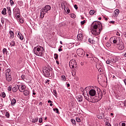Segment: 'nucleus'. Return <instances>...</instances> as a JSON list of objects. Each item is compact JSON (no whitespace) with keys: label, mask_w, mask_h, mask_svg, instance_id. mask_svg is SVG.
Here are the masks:
<instances>
[{"label":"nucleus","mask_w":126,"mask_h":126,"mask_svg":"<svg viewBox=\"0 0 126 126\" xmlns=\"http://www.w3.org/2000/svg\"><path fill=\"white\" fill-rule=\"evenodd\" d=\"M109 23H112V24H115V21H111L109 22Z\"/></svg>","instance_id":"052dcab7"},{"label":"nucleus","mask_w":126,"mask_h":126,"mask_svg":"<svg viewBox=\"0 0 126 126\" xmlns=\"http://www.w3.org/2000/svg\"><path fill=\"white\" fill-rule=\"evenodd\" d=\"M19 89V87H18V85L15 86V87H13L12 90L13 92H16L17 90Z\"/></svg>","instance_id":"a211bd4d"},{"label":"nucleus","mask_w":126,"mask_h":126,"mask_svg":"<svg viewBox=\"0 0 126 126\" xmlns=\"http://www.w3.org/2000/svg\"><path fill=\"white\" fill-rule=\"evenodd\" d=\"M106 126H111V124L108 122H106Z\"/></svg>","instance_id":"bf43d9fd"},{"label":"nucleus","mask_w":126,"mask_h":126,"mask_svg":"<svg viewBox=\"0 0 126 126\" xmlns=\"http://www.w3.org/2000/svg\"><path fill=\"white\" fill-rule=\"evenodd\" d=\"M53 111L57 114H60V112L59 111V109L58 108H54Z\"/></svg>","instance_id":"c756f323"},{"label":"nucleus","mask_w":126,"mask_h":126,"mask_svg":"<svg viewBox=\"0 0 126 126\" xmlns=\"http://www.w3.org/2000/svg\"><path fill=\"white\" fill-rule=\"evenodd\" d=\"M23 92L24 95H25V96H28V95H29V91L25 90V91Z\"/></svg>","instance_id":"393cba45"},{"label":"nucleus","mask_w":126,"mask_h":126,"mask_svg":"<svg viewBox=\"0 0 126 126\" xmlns=\"http://www.w3.org/2000/svg\"><path fill=\"white\" fill-rule=\"evenodd\" d=\"M89 43H91V44H95V40L93 38H89Z\"/></svg>","instance_id":"4be33fe9"},{"label":"nucleus","mask_w":126,"mask_h":126,"mask_svg":"<svg viewBox=\"0 0 126 126\" xmlns=\"http://www.w3.org/2000/svg\"><path fill=\"white\" fill-rule=\"evenodd\" d=\"M38 117H36L35 119H32V123H37V122H38Z\"/></svg>","instance_id":"cd10ccee"},{"label":"nucleus","mask_w":126,"mask_h":126,"mask_svg":"<svg viewBox=\"0 0 126 126\" xmlns=\"http://www.w3.org/2000/svg\"><path fill=\"white\" fill-rule=\"evenodd\" d=\"M74 67H76V62H74V63L73 64V66H72L71 68H74Z\"/></svg>","instance_id":"37998d69"},{"label":"nucleus","mask_w":126,"mask_h":126,"mask_svg":"<svg viewBox=\"0 0 126 126\" xmlns=\"http://www.w3.org/2000/svg\"><path fill=\"white\" fill-rule=\"evenodd\" d=\"M89 94L92 97H93V96L97 97V94H96V91L94 89H92L90 90V91L89 92Z\"/></svg>","instance_id":"1a4fd4ad"},{"label":"nucleus","mask_w":126,"mask_h":126,"mask_svg":"<svg viewBox=\"0 0 126 126\" xmlns=\"http://www.w3.org/2000/svg\"><path fill=\"white\" fill-rule=\"evenodd\" d=\"M17 36H18V38L20 39V40H22V41L24 39V38L23 37V35H22V34H21V33H20V32H18Z\"/></svg>","instance_id":"f3484780"},{"label":"nucleus","mask_w":126,"mask_h":126,"mask_svg":"<svg viewBox=\"0 0 126 126\" xmlns=\"http://www.w3.org/2000/svg\"><path fill=\"white\" fill-rule=\"evenodd\" d=\"M4 53H5L6 55H7V49H6V48H4L3 49V53L4 54Z\"/></svg>","instance_id":"ea45409f"},{"label":"nucleus","mask_w":126,"mask_h":126,"mask_svg":"<svg viewBox=\"0 0 126 126\" xmlns=\"http://www.w3.org/2000/svg\"><path fill=\"white\" fill-rule=\"evenodd\" d=\"M33 53L35 56H38V57L44 56V53H45V48L40 46H37L35 47L33 50Z\"/></svg>","instance_id":"f03ea898"},{"label":"nucleus","mask_w":126,"mask_h":126,"mask_svg":"<svg viewBox=\"0 0 126 126\" xmlns=\"http://www.w3.org/2000/svg\"><path fill=\"white\" fill-rule=\"evenodd\" d=\"M61 6H63L64 8H65V5H64V3L61 4Z\"/></svg>","instance_id":"13d9d810"},{"label":"nucleus","mask_w":126,"mask_h":126,"mask_svg":"<svg viewBox=\"0 0 126 126\" xmlns=\"http://www.w3.org/2000/svg\"><path fill=\"white\" fill-rule=\"evenodd\" d=\"M1 14H3V15H6V8H3V10L1 11Z\"/></svg>","instance_id":"5701e85b"},{"label":"nucleus","mask_w":126,"mask_h":126,"mask_svg":"<svg viewBox=\"0 0 126 126\" xmlns=\"http://www.w3.org/2000/svg\"><path fill=\"white\" fill-rule=\"evenodd\" d=\"M54 59H55V60H58L59 59V55H58V54H54Z\"/></svg>","instance_id":"72a5a7b5"},{"label":"nucleus","mask_w":126,"mask_h":126,"mask_svg":"<svg viewBox=\"0 0 126 126\" xmlns=\"http://www.w3.org/2000/svg\"><path fill=\"white\" fill-rule=\"evenodd\" d=\"M116 35H117V36H121V34H120V32H116Z\"/></svg>","instance_id":"680f3d73"},{"label":"nucleus","mask_w":126,"mask_h":126,"mask_svg":"<svg viewBox=\"0 0 126 126\" xmlns=\"http://www.w3.org/2000/svg\"><path fill=\"white\" fill-rule=\"evenodd\" d=\"M74 8H75L76 10L78 9V7L77 6V5H76V4H75V5H74Z\"/></svg>","instance_id":"4d7b16f0"},{"label":"nucleus","mask_w":126,"mask_h":126,"mask_svg":"<svg viewBox=\"0 0 126 126\" xmlns=\"http://www.w3.org/2000/svg\"><path fill=\"white\" fill-rule=\"evenodd\" d=\"M19 90L20 92H24L25 89H26V87L23 85H18Z\"/></svg>","instance_id":"9d476101"},{"label":"nucleus","mask_w":126,"mask_h":126,"mask_svg":"<svg viewBox=\"0 0 126 126\" xmlns=\"http://www.w3.org/2000/svg\"><path fill=\"white\" fill-rule=\"evenodd\" d=\"M53 72V68L50 65H47L42 69L43 75L45 77H51V73Z\"/></svg>","instance_id":"7ed1b4c3"},{"label":"nucleus","mask_w":126,"mask_h":126,"mask_svg":"<svg viewBox=\"0 0 126 126\" xmlns=\"http://www.w3.org/2000/svg\"><path fill=\"white\" fill-rule=\"evenodd\" d=\"M22 79H23V80H24V79H25V75H22L21 76Z\"/></svg>","instance_id":"6e6d98bb"},{"label":"nucleus","mask_w":126,"mask_h":126,"mask_svg":"<svg viewBox=\"0 0 126 126\" xmlns=\"http://www.w3.org/2000/svg\"><path fill=\"white\" fill-rule=\"evenodd\" d=\"M19 20L20 23H22V24L24 23V21L23 20V19L20 18H19Z\"/></svg>","instance_id":"58836bf2"},{"label":"nucleus","mask_w":126,"mask_h":126,"mask_svg":"<svg viewBox=\"0 0 126 126\" xmlns=\"http://www.w3.org/2000/svg\"><path fill=\"white\" fill-rule=\"evenodd\" d=\"M77 54L79 57H81V58H83L85 55V52L84 50L81 48H79L77 50Z\"/></svg>","instance_id":"423d86ee"},{"label":"nucleus","mask_w":126,"mask_h":126,"mask_svg":"<svg viewBox=\"0 0 126 126\" xmlns=\"http://www.w3.org/2000/svg\"><path fill=\"white\" fill-rule=\"evenodd\" d=\"M48 103H53V102L52 101V100H49L48 101Z\"/></svg>","instance_id":"774afa93"},{"label":"nucleus","mask_w":126,"mask_h":126,"mask_svg":"<svg viewBox=\"0 0 126 126\" xmlns=\"http://www.w3.org/2000/svg\"><path fill=\"white\" fill-rule=\"evenodd\" d=\"M111 64H114V63H116L117 62H118L119 58H118V56H112L111 58Z\"/></svg>","instance_id":"0eeeda50"},{"label":"nucleus","mask_w":126,"mask_h":126,"mask_svg":"<svg viewBox=\"0 0 126 126\" xmlns=\"http://www.w3.org/2000/svg\"><path fill=\"white\" fill-rule=\"evenodd\" d=\"M123 81H124V82L125 85L126 86V79H124V80H123Z\"/></svg>","instance_id":"e2e57ef3"},{"label":"nucleus","mask_w":126,"mask_h":126,"mask_svg":"<svg viewBox=\"0 0 126 126\" xmlns=\"http://www.w3.org/2000/svg\"><path fill=\"white\" fill-rule=\"evenodd\" d=\"M102 115H97L96 116L97 119H99V120H103V119H106V118L105 117V114H104V113H102Z\"/></svg>","instance_id":"4468645a"},{"label":"nucleus","mask_w":126,"mask_h":126,"mask_svg":"<svg viewBox=\"0 0 126 126\" xmlns=\"http://www.w3.org/2000/svg\"><path fill=\"white\" fill-rule=\"evenodd\" d=\"M71 17L72 18H75V17H76V15H75V14L72 13L71 14Z\"/></svg>","instance_id":"c03bdc74"},{"label":"nucleus","mask_w":126,"mask_h":126,"mask_svg":"<svg viewBox=\"0 0 126 126\" xmlns=\"http://www.w3.org/2000/svg\"><path fill=\"white\" fill-rule=\"evenodd\" d=\"M10 3L11 6H13V5H14V2L12 0H10Z\"/></svg>","instance_id":"a19ab883"},{"label":"nucleus","mask_w":126,"mask_h":126,"mask_svg":"<svg viewBox=\"0 0 126 126\" xmlns=\"http://www.w3.org/2000/svg\"><path fill=\"white\" fill-rule=\"evenodd\" d=\"M75 62L73 61V60H71L69 63V65L70 67V68H71L72 67V66H73V64Z\"/></svg>","instance_id":"412c9836"},{"label":"nucleus","mask_w":126,"mask_h":126,"mask_svg":"<svg viewBox=\"0 0 126 126\" xmlns=\"http://www.w3.org/2000/svg\"><path fill=\"white\" fill-rule=\"evenodd\" d=\"M94 13H95V11L94 10H92L90 11V14L91 15H93V14H94Z\"/></svg>","instance_id":"f704fd0d"},{"label":"nucleus","mask_w":126,"mask_h":126,"mask_svg":"<svg viewBox=\"0 0 126 126\" xmlns=\"http://www.w3.org/2000/svg\"><path fill=\"white\" fill-rule=\"evenodd\" d=\"M9 17H11V11H9L7 12Z\"/></svg>","instance_id":"de8ad7c7"},{"label":"nucleus","mask_w":126,"mask_h":126,"mask_svg":"<svg viewBox=\"0 0 126 126\" xmlns=\"http://www.w3.org/2000/svg\"><path fill=\"white\" fill-rule=\"evenodd\" d=\"M87 58H93V55L90 54H86Z\"/></svg>","instance_id":"4c0bfd02"},{"label":"nucleus","mask_w":126,"mask_h":126,"mask_svg":"<svg viewBox=\"0 0 126 126\" xmlns=\"http://www.w3.org/2000/svg\"><path fill=\"white\" fill-rule=\"evenodd\" d=\"M94 61L95 63H98V62H99V59H98V58L96 57H94Z\"/></svg>","instance_id":"7c9ffc66"},{"label":"nucleus","mask_w":126,"mask_h":126,"mask_svg":"<svg viewBox=\"0 0 126 126\" xmlns=\"http://www.w3.org/2000/svg\"><path fill=\"white\" fill-rule=\"evenodd\" d=\"M58 51H59V52H62V51H63V49L62 48H59L58 49Z\"/></svg>","instance_id":"69168bd1"},{"label":"nucleus","mask_w":126,"mask_h":126,"mask_svg":"<svg viewBox=\"0 0 126 126\" xmlns=\"http://www.w3.org/2000/svg\"><path fill=\"white\" fill-rule=\"evenodd\" d=\"M76 122H77V123H80V122H81V120H80V118H76Z\"/></svg>","instance_id":"a18cd8bd"},{"label":"nucleus","mask_w":126,"mask_h":126,"mask_svg":"<svg viewBox=\"0 0 126 126\" xmlns=\"http://www.w3.org/2000/svg\"><path fill=\"white\" fill-rule=\"evenodd\" d=\"M122 126H126V123H122Z\"/></svg>","instance_id":"338daca9"},{"label":"nucleus","mask_w":126,"mask_h":126,"mask_svg":"<svg viewBox=\"0 0 126 126\" xmlns=\"http://www.w3.org/2000/svg\"><path fill=\"white\" fill-rule=\"evenodd\" d=\"M91 27H93L91 30L92 34L95 35V36H98L101 32V31L103 30L102 24L99 21L94 22L91 25Z\"/></svg>","instance_id":"f257e3e1"},{"label":"nucleus","mask_w":126,"mask_h":126,"mask_svg":"<svg viewBox=\"0 0 126 126\" xmlns=\"http://www.w3.org/2000/svg\"><path fill=\"white\" fill-rule=\"evenodd\" d=\"M106 47H107L108 48H110V47H111V43H110L109 42H107L106 43Z\"/></svg>","instance_id":"79ce46f5"},{"label":"nucleus","mask_w":126,"mask_h":126,"mask_svg":"<svg viewBox=\"0 0 126 126\" xmlns=\"http://www.w3.org/2000/svg\"><path fill=\"white\" fill-rule=\"evenodd\" d=\"M12 89V88H11V86L8 87V91H11Z\"/></svg>","instance_id":"603ef678"},{"label":"nucleus","mask_w":126,"mask_h":126,"mask_svg":"<svg viewBox=\"0 0 126 126\" xmlns=\"http://www.w3.org/2000/svg\"><path fill=\"white\" fill-rule=\"evenodd\" d=\"M0 96L2 98H5V93L4 92L1 93V94H0Z\"/></svg>","instance_id":"473e14b6"},{"label":"nucleus","mask_w":126,"mask_h":126,"mask_svg":"<svg viewBox=\"0 0 126 126\" xmlns=\"http://www.w3.org/2000/svg\"><path fill=\"white\" fill-rule=\"evenodd\" d=\"M106 63H107V64H110V63H112V61H111V59H108L106 61Z\"/></svg>","instance_id":"c85d7f7f"},{"label":"nucleus","mask_w":126,"mask_h":126,"mask_svg":"<svg viewBox=\"0 0 126 126\" xmlns=\"http://www.w3.org/2000/svg\"><path fill=\"white\" fill-rule=\"evenodd\" d=\"M7 12L11 11V8L9 6L7 7Z\"/></svg>","instance_id":"8fccbe9b"},{"label":"nucleus","mask_w":126,"mask_h":126,"mask_svg":"<svg viewBox=\"0 0 126 126\" xmlns=\"http://www.w3.org/2000/svg\"><path fill=\"white\" fill-rule=\"evenodd\" d=\"M82 95H81L77 96V99H78L79 102H82Z\"/></svg>","instance_id":"a878e982"},{"label":"nucleus","mask_w":126,"mask_h":126,"mask_svg":"<svg viewBox=\"0 0 126 126\" xmlns=\"http://www.w3.org/2000/svg\"><path fill=\"white\" fill-rule=\"evenodd\" d=\"M78 41H82L83 40V34L82 33L78 34L77 35Z\"/></svg>","instance_id":"2eb2a0df"},{"label":"nucleus","mask_w":126,"mask_h":126,"mask_svg":"<svg viewBox=\"0 0 126 126\" xmlns=\"http://www.w3.org/2000/svg\"><path fill=\"white\" fill-rule=\"evenodd\" d=\"M10 45L11 47H14V46H15V41L14 40L12 41L10 43Z\"/></svg>","instance_id":"bb28decb"},{"label":"nucleus","mask_w":126,"mask_h":126,"mask_svg":"<svg viewBox=\"0 0 126 126\" xmlns=\"http://www.w3.org/2000/svg\"><path fill=\"white\" fill-rule=\"evenodd\" d=\"M72 74L73 76H74V75H75V73L74 72V71L72 72Z\"/></svg>","instance_id":"0e129e2a"},{"label":"nucleus","mask_w":126,"mask_h":126,"mask_svg":"<svg viewBox=\"0 0 126 126\" xmlns=\"http://www.w3.org/2000/svg\"><path fill=\"white\" fill-rule=\"evenodd\" d=\"M15 12H16V15L20 14V9L19 8H16L14 10Z\"/></svg>","instance_id":"aec40b11"},{"label":"nucleus","mask_w":126,"mask_h":126,"mask_svg":"<svg viewBox=\"0 0 126 126\" xmlns=\"http://www.w3.org/2000/svg\"><path fill=\"white\" fill-rule=\"evenodd\" d=\"M71 122L72 124H73V125H74V126H75V125H76L75 120L71 119Z\"/></svg>","instance_id":"c9c22d12"},{"label":"nucleus","mask_w":126,"mask_h":126,"mask_svg":"<svg viewBox=\"0 0 126 126\" xmlns=\"http://www.w3.org/2000/svg\"><path fill=\"white\" fill-rule=\"evenodd\" d=\"M119 13H120V10L119 9H116L114 11V14L113 15H114L115 17H117L118 15H119Z\"/></svg>","instance_id":"dca6fc26"},{"label":"nucleus","mask_w":126,"mask_h":126,"mask_svg":"<svg viewBox=\"0 0 126 126\" xmlns=\"http://www.w3.org/2000/svg\"><path fill=\"white\" fill-rule=\"evenodd\" d=\"M15 16H16V18L17 19H18L20 18V14L16 15Z\"/></svg>","instance_id":"09e8293b"},{"label":"nucleus","mask_w":126,"mask_h":126,"mask_svg":"<svg viewBox=\"0 0 126 126\" xmlns=\"http://www.w3.org/2000/svg\"><path fill=\"white\" fill-rule=\"evenodd\" d=\"M95 89H96L97 94H98V101H100L102 98H103V93L101 92V89L100 88H98V87H95Z\"/></svg>","instance_id":"39448f33"},{"label":"nucleus","mask_w":126,"mask_h":126,"mask_svg":"<svg viewBox=\"0 0 126 126\" xmlns=\"http://www.w3.org/2000/svg\"><path fill=\"white\" fill-rule=\"evenodd\" d=\"M5 116L6 118H9V113H8V112H6L5 114Z\"/></svg>","instance_id":"864d4df0"},{"label":"nucleus","mask_w":126,"mask_h":126,"mask_svg":"<svg viewBox=\"0 0 126 126\" xmlns=\"http://www.w3.org/2000/svg\"><path fill=\"white\" fill-rule=\"evenodd\" d=\"M96 67L97 69H98V70H99L100 69H102L103 65L101 63L98 62L96 64Z\"/></svg>","instance_id":"f8f14e48"},{"label":"nucleus","mask_w":126,"mask_h":126,"mask_svg":"<svg viewBox=\"0 0 126 126\" xmlns=\"http://www.w3.org/2000/svg\"><path fill=\"white\" fill-rule=\"evenodd\" d=\"M9 34L10 35L9 36L10 39H13V38H14V32H13L12 31H10L9 32Z\"/></svg>","instance_id":"6ab92c4d"},{"label":"nucleus","mask_w":126,"mask_h":126,"mask_svg":"<svg viewBox=\"0 0 126 126\" xmlns=\"http://www.w3.org/2000/svg\"><path fill=\"white\" fill-rule=\"evenodd\" d=\"M54 96H56L57 97V91L56 90H53V92H52Z\"/></svg>","instance_id":"e433bc0d"},{"label":"nucleus","mask_w":126,"mask_h":126,"mask_svg":"<svg viewBox=\"0 0 126 126\" xmlns=\"http://www.w3.org/2000/svg\"><path fill=\"white\" fill-rule=\"evenodd\" d=\"M52 7L50 5H46L44 6V7L42 8L40 10V17L41 18H44V15L46 14V13H48V11H49Z\"/></svg>","instance_id":"20e7f679"},{"label":"nucleus","mask_w":126,"mask_h":126,"mask_svg":"<svg viewBox=\"0 0 126 126\" xmlns=\"http://www.w3.org/2000/svg\"><path fill=\"white\" fill-rule=\"evenodd\" d=\"M124 49H125V44L124 43L122 42V43L118 46V50L122 51V50H124Z\"/></svg>","instance_id":"ddd939ff"},{"label":"nucleus","mask_w":126,"mask_h":126,"mask_svg":"<svg viewBox=\"0 0 126 126\" xmlns=\"http://www.w3.org/2000/svg\"><path fill=\"white\" fill-rule=\"evenodd\" d=\"M38 122H39V123H40V124H42V123H43V118H40L39 119Z\"/></svg>","instance_id":"49530a36"},{"label":"nucleus","mask_w":126,"mask_h":126,"mask_svg":"<svg viewBox=\"0 0 126 126\" xmlns=\"http://www.w3.org/2000/svg\"><path fill=\"white\" fill-rule=\"evenodd\" d=\"M121 41V37H113V42L114 43V44H117V43H120V42Z\"/></svg>","instance_id":"9b49d317"},{"label":"nucleus","mask_w":126,"mask_h":126,"mask_svg":"<svg viewBox=\"0 0 126 126\" xmlns=\"http://www.w3.org/2000/svg\"><path fill=\"white\" fill-rule=\"evenodd\" d=\"M5 78L6 80L8 82H10L11 80H12V77H11V75L9 74L8 72H6L5 73Z\"/></svg>","instance_id":"6e6552de"},{"label":"nucleus","mask_w":126,"mask_h":126,"mask_svg":"<svg viewBox=\"0 0 126 126\" xmlns=\"http://www.w3.org/2000/svg\"><path fill=\"white\" fill-rule=\"evenodd\" d=\"M15 104H16V99H15V98H13L11 100V105H12V106H14V105H15Z\"/></svg>","instance_id":"b1692460"},{"label":"nucleus","mask_w":126,"mask_h":126,"mask_svg":"<svg viewBox=\"0 0 126 126\" xmlns=\"http://www.w3.org/2000/svg\"><path fill=\"white\" fill-rule=\"evenodd\" d=\"M62 80L63 81H65L66 80V77L64 75H62Z\"/></svg>","instance_id":"2f4dec72"},{"label":"nucleus","mask_w":126,"mask_h":126,"mask_svg":"<svg viewBox=\"0 0 126 126\" xmlns=\"http://www.w3.org/2000/svg\"><path fill=\"white\" fill-rule=\"evenodd\" d=\"M85 22H86V20H84L83 21H81V25H84V24H85Z\"/></svg>","instance_id":"3c124183"},{"label":"nucleus","mask_w":126,"mask_h":126,"mask_svg":"<svg viewBox=\"0 0 126 126\" xmlns=\"http://www.w3.org/2000/svg\"><path fill=\"white\" fill-rule=\"evenodd\" d=\"M65 9H66L67 13H69V12H70V10H69L67 7L65 8Z\"/></svg>","instance_id":"5fc2aeb1"}]
</instances>
